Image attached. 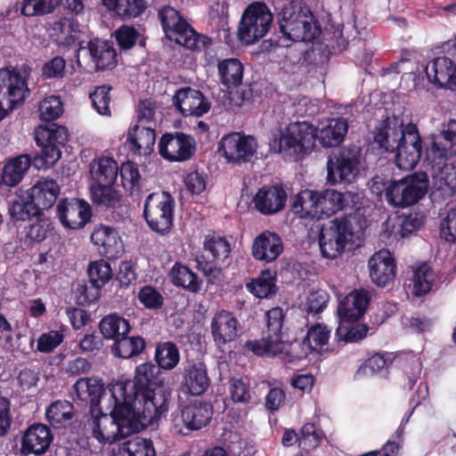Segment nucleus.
<instances>
[{
  "mask_svg": "<svg viewBox=\"0 0 456 456\" xmlns=\"http://www.w3.org/2000/svg\"><path fill=\"white\" fill-rule=\"evenodd\" d=\"M163 382L160 370L151 362L136 367L134 381H118L126 387L124 401L151 424L167 411L168 393Z\"/></svg>",
  "mask_w": 456,
  "mask_h": 456,
  "instance_id": "f257e3e1",
  "label": "nucleus"
},
{
  "mask_svg": "<svg viewBox=\"0 0 456 456\" xmlns=\"http://www.w3.org/2000/svg\"><path fill=\"white\" fill-rule=\"evenodd\" d=\"M374 143L382 151L395 150V164L402 170L416 167L421 156V139L417 126L404 124L402 117L392 116L383 120L374 131Z\"/></svg>",
  "mask_w": 456,
  "mask_h": 456,
  "instance_id": "f03ea898",
  "label": "nucleus"
},
{
  "mask_svg": "<svg viewBox=\"0 0 456 456\" xmlns=\"http://www.w3.org/2000/svg\"><path fill=\"white\" fill-rule=\"evenodd\" d=\"M117 404L115 410L99 409L101 414L94 415L92 410L93 416L87 424L93 436L100 443H113L151 425V422L144 421L142 416L127 404L126 401L119 400Z\"/></svg>",
  "mask_w": 456,
  "mask_h": 456,
  "instance_id": "7ed1b4c3",
  "label": "nucleus"
},
{
  "mask_svg": "<svg viewBox=\"0 0 456 456\" xmlns=\"http://www.w3.org/2000/svg\"><path fill=\"white\" fill-rule=\"evenodd\" d=\"M316 140V128L306 121L292 122L271 130L270 149L288 161H298L308 154Z\"/></svg>",
  "mask_w": 456,
  "mask_h": 456,
  "instance_id": "20e7f679",
  "label": "nucleus"
},
{
  "mask_svg": "<svg viewBox=\"0 0 456 456\" xmlns=\"http://www.w3.org/2000/svg\"><path fill=\"white\" fill-rule=\"evenodd\" d=\"M428 189V177L422 172L388 181L376 176L370 182L371 191L377 195L384 193L387 203L396 208L416 204L426 195Z\"/></svg>",
  "mask_w": 456,
  "mask_h": 456,
  "instance_id": "39448f33",
  "label": "nucleus"
},
{
  "mask_svg": "<svg viewBox=\"0 0 456 456\" xmlns=\"http://www.w3.org/2000/svg\"><path fill=\"white\" fill-rule=\"evenodd\" d=\"M318 240L322 256L330 260L337 259L360 244V235L348 217H337L324 224Z\"/></svg>",
  "mask_w": 456,
  "mask_h": 456,
  "instance_id": "423d86ee",
  "label": "nucleus"
},
{
  "mask_svg": "<svg viewBox=\"0 0 456 456\" xmlns=\"http://www.w3.org/2000/svg\"><path fill=\"white\" fill-rule=\"evenodd\" d=\"M29 76L30 68L28 65L0 69V120L16 106L22 104L29 95L27 83Z\"/></svg>",
  "mask_w": 456,
  "mask_h": 456,
  "instance_id": "0eeeda50",
  "label": "nucleus"
},
{
  "mask_svg": "<svg viewBox=\"0 0 456 456\" xmlns=\"http://www.w3.org/2000/svg\"><path fill=\"white\" fill-rule=\"evenodd\" d=\"M159 18L166 37L178 45L193 51H201L210 45L208 37L196 33L175 8L164 6Z\"/></svg>",
  "mask_w": 456,
  "mask_h": 456,
  "instance_id": "6e6552de",
  "label": "nucleus"
},
{
  "mask_svg": "<svg viewBox=\"0 0 456 456\" xmlns=\"http://www.w3.org/2000/svg\"><path fill=\"white\" fill-rule=\"evenodd\" d=\"M126 384L111 382L105 388L102 380L97 378L79 379L73 386L78 399L90 401L91 404L99 409H117L119 400H125Z\"/></svg>",
  "mask_w": 456,
  "mask_h": 456,
  "instance_id": "1a4fd4ad",
  "label": "nucleus"
},
{
  "mask_svg": "<svg viewBox=\"0 0 456 456\" xmlns=\"http://www.w3.org/2000/svg\"><path fill=\"white\" fill-rule=\"evenodd\" d=\"M281 32L292 41H311L318 34L319 28L307 10L297 8L291 3L283 6L279 18Z\"/></svg>",
  "mask_w": 456,
  "mask_h": 456,
  "instance_id": "9d476101",
  "label": "nucleus"
},
{
  "mask_svg": "<svg viewBox=\"0 0 456 456\" xmlns=\"http://www.w3.org/2000/svg\"><path fill=\"white\" fill-rule=\"evenodd\" d=\"M273 20V13L265 4H250L244 10L240 20L239 39L247 45L256 43L269 32Z\"/></svg>",
  "mask_w": 456,
  "mask_h": 456,
  "instance_id": "9b49d317",
  "label": "nucleus"
},
{
  "mask_svg": "<svg viewBox=\"0 0 456 456\" xmlns=\"http://www.w3.org/2000/svg\"><path fill=\"white\" fill-rule=\"evenodd\" d=\"M175 200L165 191L149 194L143 204V216L149 227L164 234L173 226Z\"/></svg>",
  "mask_w": 456,
  "mask_h": 456,
  "instance_id": "f8f14e48",
  "label": "nucleus"
},
{
  "mask_svg": "<svg viewBox=\"0 0 456 456\" xmlns=\"http://www.w3.org/2000/svg\"><path fill=\"white\" fill-rule=\"evenodd\" d=\"M258 142L252 135L231 133L224 135L218 143V152L227 163L242 165L249 162L256 153Z\"/></svg>",
  "mask_w": 456,
  "mask_h": 456,
  "instance_id": "ddd939ff",
  "label": "nucleus"
},
{
  "mask_svg": "<svg viewBox=\"0 0 456 456\" xmlns=\"http://www.w3.org/2000/svg\"><path fill=\"white\" fill-rule=\"evenodd\" d=\"M358 164L359 152L355 149H343L331 155L327 163L328 183H351L358 172Z\"/></svg>",
  "mask_w": 456,
  "mask_h": 456,
  "instance_id": "4468645a",
  "label": "nucleus"
},
{
  "mask_svg": "<svg viewBox=\"0 0 456 456\" xmlns=\"http://www.w3.org/2000/svg\"><path fill=\"white\" fill-rule=\"evenodd\" d=\"M433 161L431 199L439 202L452 197L456 191V160Z\"/></svg>",
  "mask_w": 456,
  "mask_h": 456,
  "instance_id": "2eb2a0df",
  "label": "nucleus"
},
{
  "mask_svg": "<svg viewBox=\"0 0 456 456\" xmlns=\"http://www.w3.org/2000/svg\"><path fill=\"white\" fill-rule=\"evenodd\" d=\"M196 150L195 140L183 133H167L159 142L160 156L172 162H182L190 159Z\"/></svg>",
  "mask_w": 456,
  "mask_h": 456,
  "instance_id": "dca6fc26",
  "label": "nucleus"
},
{
  "mask_svg": "<svg viewBox=\"0 0 456 456\" xmlns=\"http://www.w3.org/2000/svg\"><path fill=\"white\" fill-rule=\"evenodd\" d=\"M49 34L59 45L69 48L78 45V52L85 50L82 44L88 38L86 28L73 18H61L49 24Z\"/></svg>",
  "mask_w": 456,
  "mask_h": 456,
  "instance_id": "f3484780",
  "label": "nucleus"
},
{
  "mask_svg": "<svg viewBox=\"0 0 456 456\" xmlns=\"http://www.w3.org/2000/svg\"><path fill=\"white\" fill-rule=\"evenodd\" d=\"M429 83L438 88L456 91V61L448 56L434 58L425 67Z\"/></svg>",
  "mask_w": 456,
  "mask_h": 456,
  "instance_id": "a211bd4d",
  "label": "nucleus"
},
{
  "mask_svg": "<svg viewBox=\"0 0 456 456\" xmlns=\"http://www.w3.org/2000/svg\"><path fill=\"white\" fill-rule=\"evenodd\" d=\"M370 280L379 287L392 283L396 274L395 259L387 249L375 252L368 261Z\"/></svg>",
  "mask_w": 456,
  "mask_h": 456,
  "instance_id": "6ab92c4d",
  "label": "nucleus"
},
{
  "mask_svg": "<svg viewBox=\"0 0 456 456\" xmlns=\"http://www.w3.org/2000/svg\"><path fill=\"white\" fill-rule=\"evenodd\" d=\"M57 214L65 227L79 229L90 220L91 208L85 201L77 199L64 200L59 202Z\"/></svg>",
  "mask_w": 456,
  "mask_h": 456,
  "instance_id": "aec40b11",
  "label": "nucleus"
},
{
  "mask_svg": "<svg viewBox=\"0 0 456 456\" xmlns=\"http://www.w3.org/2000/svg\"><path fill=\"white\" fill-rule=\"evenodd\" d=\"M429 154L436 159H447L456 155V120L443 124L431 137Z\"/></svg>",
  "mask_w": 456,
  "mask_h": 456,
  "instance_id": "412c9836",
  "label": "nucleus"
},
{
  "mask_svg": "<svg viewBox=\"0 0 456 456\" xmlns=\"http://www.w3.org/2000/svg\"><path fill=\"white\" fill-rule=\"evenodd\" d=\"M173 103L183 116L200 117L210 109V102L202 93L190 87L176 91Z\"/></svg>",
  "mask_w": 456,
  "mask_h": 456,
  "instance_id": "4be33fe9",
  "label": "nucleus"
},
{
  "mask_svg": "<svg viewBox=\"0 0 456 456\" xmlns=\"http://www.w3.org/2000/svg\"><path fill=\"white\" fill-rule=\"evenodd\" d=\"M210 384L205 363L188 362L182 373L181 390L191 395H200L207 391Z\"/></svg>",
  "mask_w": 456,
  "mask_h": 456,
  "instance_id": "5701e85b",
  "label": "nucleus"
},
{
  "mask_svg": "<svg viewBox=\"0 0 456 456\" xmlns=\"http://www.w3.org/2000/svg\"><path fill=\"white\" fill-rule=\"evenodd\" d=\"M288 194L281 185L261 188L253 199L256 210L264 215L280 212L285 207Z\"/></svg>",
  "mask_w": 456,
  "mask_h": 456,
  "instance_id": "b1692460",
  "label": "nucleus"
},
{
  "mask_svg": "<svg viewBox=\"0 0 456 456\" xmlns=\"http://www.w3.org/2000/svg\"><path fill=\"white\" fill-rule=\"evenodd\" d=\"M238 321L233 314L225 310L216 313L210 329L213 340L217 346L233 341L238 336Z\"/></svg>",
  "mask_w": 456,
  "mask_h": 456,
  "instance_id": "393cba45",
  "label": "nucleus"
},
{
  "mask_svg": "<svg viewBox=\"0 0 456 456\" xmlns=\"http://www.w3.org/2000/svg\"><path fill=\"white\" fill-rule=\"evenodd\" d=\"M52 440L53 436L47 426L34 424L23 435L21 451L24 454H42L48 449Z\"/></svg>",
  "mask_w": 456,
  "mask_h": 456,
  "instance_id": "a878e982",
  "label": "nucleus"
},
{
  "mask_svg": "<svg viewBox=\"0 0 456 456\" xmlns=\"http://www.w3.org/2000/svg\"><path fill=\"white\" fill-rule=\"evenodd\" d=\"M283 244L281 237L269 231L260 233L254 240L252 255L256 260L266 263L275 260L282 252Z\"/></svg>",
  "mask_w": 456,
  "mask_h": 456,
  "instance_id": "bb28decb",
  "label": "nucleus"
},
{
  "mask_svg": "<svg viewBox=\"0 0 456 456\" xmlns=\"http://www.w3.org/2000/svg\"><path fill=\"white\" fill-rule=\"evenodd\" d=\"M91 240L101 254L108 257H118L123 252V241L112 227L100 225L94 229Z\"/></svg>",
  "mask_w": 456,
  "mask_h": 456,
  "instance_id": "cd10ccee",
  "label": "nucleus"
},
{
  "mask_svg": "<svg viewBox=\"0 0 456 456\" xmlns=\"http://www.w3.org/2000/svg\"><path fill=\"white\" fill-rule=\"evenodd\" d=\"M370 301L366 289H354L338 305V317L341 320H359L366 312Z\"/></svg>",
  "mask_w": 456,
  "mask_h": 456,
  "instance_id": "c85d7f7f",
  "label": "nucleus"
},
{
  "mask_svg": "<svg viewBox=\"0 0 456 456\" xmlns=\"http://www.w3.org/2000/svg\"><path fill=\"white\" fill-rule=\"evenodd\" d=\"M127 142L131 151L138 156H149L156 141L155 128L152 126L134 125L127 131Z\"/></svg>",
  "mask_w": 456,
  "mask_h": 456,
  "instance_id": "c756f323",
  "label": "nucleus"
},
{
  "mask_svg": "<svg viewBox=\"0 0 456 456\" xmlns=\"http://www.w3.org/2000/svg\"><path fill=\"white\" fill-rule=\"evenodd\" d=\"M351 198L349 192H341L334 189L317 191L320 219L328 218L345 208Z\"/></svg>",
  "mask_w": 456,
  "mask_h": 456,
  "instance_id": "7c9ffc66",
  "label": "nucleus"
},
{
  "mask_svg": "<svg viewBox=\"0 0 456 456\" xmlns=\"http://www.w3.org/2000/svg\"><path fill=\"white\" fill-rule=\"evenodd\" d=\"M27 191H29V195L39 210L47 209L55 203L60 193V187L55 180L42 177Z\"/></svg>",
  "mask_w": 456,
  "mask_h": 456,
  "instance_id": "2f4dec72",
  "label": "nucleus"
},
{
  "mask_svg": "<svg viewBox=\"0 0 456 456\" xmlns=\"http://www.w3.org/2000/svg\"><path fill=\"white\" fill-rule=\"evenodd\" d=\"M436 281V275L427 264L412 267V277L406 283L407 292L413 297H421L430 292Z\"/></svg>",
  "mask_w": 456,
  "mask_h": 456,
  "instance_id": "473e14b6",
  "label": "nucleus"
},
{
  "mask_svg": "<svg viewBox=\"0 0 456 456\" xmlns=\"http://www.w3.org/2000/svg\"><path fill=\"white\" fill-rule=\"evenodd\" d=\"M212 418V409L208 403L196 402L185 406L180 418L188 430H199L207 426Z\"/></svg>",
  "mask_w": 456,
  "mask_h": 456,
  "instance_id": "72a5a7b5",
  "label": "nucleus"
},
{
  "mask_svg": "<svg viewBox=\"0 0 456 456\" xmlns=\"http://www.w3.org/2000/svg\"><path fill=\"white\" fill-rule=\"evenodd\" d=\"M291 211L301 219L320 220L317 191L306 189L296 194Z\"/></svg>",
  "mask_w": 456,
  "mask_h": 456,
  "instance_id": "f704fd0d",
  "label": "nucleus"
},
{
  "mask_svg": "<svg viewBox=\"0 0 456 456\" xmlns=\"http://www.w3.org/2000/svg\"><path fill=\"white\" fill-rule=\"evenodd\" d=\"M89 173L94 183L113 184L118 174V166L110 157L95 158L89 166Z\"/></svg>",
  "mask_w": 456,
  "mask_h": 456,
  "instance_id": "c9c22d12",
  "label": "nucleus"
},
{
  "mask_svg": "<svg viewBox=\"0 0 456 456\" xmlns=\"http://www.w3.org/2000/svg\"><path fill=\"white\" fill-rule=\"evenodd\" d=\"M38 211L28 191L19 189L14 193L9 207V213L13 219L26 221L37 215Z\"/></svg>",
  "mask_w": 456,
  "mask_h": 456,
  "instance_id": "e433bc0d",
  "label": "nucleus"
},
{
  "mask_svg": "<svg viewBox=\"0 0 456 456\" xmlns=\"http://www.w3.org/2000/svg\"><path fill=\"white\" fill-rule=\"evenodd\" d=\"M347 129L348 125L346 119L342 118H330L319 133L316 132V138L324 147H335L343 142Z\"/></svg>",
  "mask_w": 456,
  "mask_h": 456,
  "instance_id": "4c0bfd02",
  "label": "nucleus"
},
{
  "mask_svg": "<svg viewBox=\"0 0 456 456\" xmlns=\"http://www.w3.org/2000/svg\"><path fill=\"white\" fill-rule=\"evenodd\" d=\"M87 49L96 69H111L116 64V53L104 40L95 38L87 44Z\"/></svg>",
  "mask_w": 456,
  "mask_h": 456,
  "instance_id": "58836bf2",
  "label": "nucleus"
},
{
  "mask_svg": "<svg viewBox=\"0 0 456 456\" xmlns=\"http://www.w3.org/2000/svg\"><path fill=\"white\" fill-rule=\"evenodd\" d=\"M30 166L31 159L26 154L9 159L4 167V183L11 187L17 185L22 181Z\"/></svg>",
  "mask_w": 456,
  "mask_h": 456,
  "instance_id": "ea45409f",
  "label": "nucleus"
},
{
  "mask_svg": "<svg viewBox=\"0 0 456 456\" xmlns=\"http://www.w3.org/2000/svg\"><path fill=\"white\" fill-rule=\"evenodd\" d=\"M220 82L227 88L237 87L242 82L243 65L234 58L221 61L218 65Z\"/></svg>",
  "mask_w": 456,
  "mask_h": 456,
  "instance_id": "a19ab883",
  "label": "nucleus"
},
{
  "mask_svg": "<svg viewBox=\"0 0 456 456\" xmlns=\"http://www.w3.org/2000/svg\"><path fill=\"white\" fill-rule=\"evenodd\" d=\"M330 331L331 330L323 324H316L310 328L302 342L305 354H308L312 352L321 353L327 350Z\"/></svg>",
  "mask_w": 456,
  "mask_h": 456,
  "instance_id": "79ce46f5",
  "label": "nucleus"
},
{
  "mask_svg": "<svg viewBox=\"0 0 456 456\" xmlns=\"http://www.w3.org/2000/svg\"><path fill=\"white\" fill-rule=\"evenodd\" d=\"M156 452L151 439L141 436L133 437L113 452V456H155Z\"/></svg>",
  "mask_w": 456,
  "mask_h": 456,
  "instance_id": "37998d69",
  "label": "nucleus"
},
{
  "mask_svg": "<svg viewBox=\"0 0 456 456\" xmlns=\"http://www.w3.org/2000/svg\"><path fill=\"white\" fill-rule=\"evenodd\" d=\"M46 419L55 428L65 427L74 416V406L68 401H55L46 409Z\"/></svg>",
  "mask_w": 456,
  "mask_h": 456,
  "instance_id": "c03bdc74",
  "label": "nucleus"
},
{
  "mask_svg": "<svg viewBox=\"0 0 456 456\" xmlns=\"http://www.w3.org/2000/svg\"><path fill=\"white\" fill-rule=\"evenodd\" d=\"M203 247L204 250L211 255L213 261L216 264L224 263L231 253L229 240L225 237L216 233L205 236Z\"/></svg>",
  "mask_w": 456,
  "mask_h": 456,
  "instance_id": "a18cd8bd",
  "label": "nucleus"
},
{
  "mask_svg": "<svg viewBox=\"0 0 456 456\" xmlns=\"http://www.w3.org/2000/svg\"><path fill=\"white\" fill-rule=\"evenodd\" d=\"M100 330L106 338L113 339L116 342L128 334L130 324L121 316L110 314L101 321Z\"/></svg>",
  "mask_w": 456,
  "mask_h": 456,
  "instance_id": "49530a36",
  "label": "nucleus"
},
{
  "mask_svg": "<svg viewBox=\"0 0 456 456\" xmlns=\"http://www.w3.org/2000/svg\"><path fill=\"white\" fill-rule=\"evenodd\" d=\"M247 289L258 298H267L276 291L275 276L270 270L246 283Z\"/></svg>",
  "mask_w": 456,
  "mask_h": 456,
  "instance_id": "de8ad7c7",
  "label": "nucleus"
},
{
  "mask_svg": "<svg viewBox=\"0 0 456 456\" xmlns=\"http://www.w3.org/2000/svg\"><path fill=\"white\" fill-rule=\"evenodd\" d=\"M170 278L175 286L182 287L191 292H198L201 287V281L196 273L185 265L175 264L170 271Z\"/></svg>",
  "mask_w": 456,
  "mask_h": 456,
  "instance_id": "09e8293b",
  "label": "nucleus"
},
{
  "mask_svg": "<svg viewBox=\"0 0 456 456\" xmlns=\"http://www.w3.org/2000/svg\"><path fill=\"white\" fill-rule=\"evenodd\" d=\"M112 184L93 183L90 187L91 199L94 204L104 208H115L120 200L119 192Z\"/></svg>",
  "mask_w": 456,
  "mask_h": 456,
  "instance_id": "8fccbe9b",
  "label": "nucleus"
},
{
  "mask_svg": "<svg viewBox=\"0 0 456 456\" xmlns=\"http://www.w3.org/2000/svg\"><path fill=\"white\" fill-rule=\"evenodd\" d=\"M103 5L123 18L140 15L145 9L144 0H102Z\"/></svg>",
  "mask_w": 456,
  "mask_h": 456,
  "instance_id": "3c124183",
  "label": "nucleus"
},
{
  "mask_svg": "<svg viewBox=\"0 0 456 456\" xmlns=\"http://www.w3.org/2000/svg\"><path fill=\"white\" fill-rule=\"evenodd\" d=\"M156 365L159 370H171L176 367L180 361V352L172 342H164L157 346L155 350Z\"/></svg>",
  "mask_w": 456,
  "mask_h": 456,
  "instance_id": "603ef678",
  "label": "nucleus"
},
{
  "mask_svg": "<svg viewBox=\"0 0 456 456\" xmlns=\"http://www.w3.org/2000/svg\"><path fill=\"white\" fill-rule=\"evenodd\" d=\"M357 320H341L336 334L339 339L356 342L366 337L368 327L365 324L356 322Z\"/></svg>",
  "mask_w": 456,
  "mask_h": 456,
  "instance_id": "864d4df0",
  "label": "nucleus"
},
{
  "mask_svg": "<svg viewBox=\"0 0 456 456\" xmlns=\"http://www.w3.org/2000/svg\"><path fill=\"white\" fill-rule=\"evenodd\" d=\"M145 346L144 340L140 337L124 336L115 342L112 351L121 358H130L140 354Z\"/></svg>",
  "mask_w": 456,
  "mask_h": 456,
  "instance_id": "5fc2aeb1",
  "label": "nucleus"
},
{
  "mask_svg": "<svg viewBox=\"0 0 456 456\" xmlns=\"http://www.w3.org/2000/svg\"><path fill=\"white\" fill-rule=\"evenodd\" d=\"M90 281L97 289L104 286L112 277L110 265L105 260H96L88 265Z\"/></svg>",
  "mask_w": 456,
  "mask_h": 456,
  "instance_id": "6e6d98bb",
  "label": "nucleus"
},
{
  "mask_svg": "<svg viewBox=\"0 0 456 456\" xmlns=\"http://www.w3.org/2000/svg\"><path fill=\"white\" fill-rule=\"evenodd\" d=\"M67 327L61 325L59 330H53L42 333L37 341V350L43 354L52 353L64 339Z\"/></svg>",
  "mask_w": 456,
  "mask_h": 456,
  "instance_id": "4d7b16f0",
  "label": "nucleus"
},
{
  "mask_svg": "<svg viewBox=\"0 0 456 456\" xmlns=\"http://www.w3.org/2000/svg\"><path fill=\"white\" fill-rule=\"evenodd\" d=\"M247 346L254 354L257 355H277L284 349L285 344L283 341L274 339L269 335H266L259 341H250L247 343Z\"/></svg>",
  "mask_w": 456,
  "mask_h": 456,
  "instance_id": "13d9d810",
  "label": "nucleus"
},
{
  "mask_svg": "<svg viewBox=\"0 0 456 456\" xmlns=\"http://www.w3.org/2000/svg\"><path fill=\"white\" fill-rule=\"evenodd\" d=\"M61 0H23L21 13L28 17L52 13Z\"/></svg>",
  "mask_w": 456,
  "mask_h": 456,
  "instance_id": "bf43d9fd",
  "label": "nucleus"
},
{
  "mask_svg": "<svg viewBox=\"0 0 456 456\" xmlns=\"http://www.w3.org/2000/svg\"><path fill=\"white\" fill-rule=\"evenodd\" d=\"M39 118L52 121L59 118L63 113V104L60 96L49 95L44 98L38 106Z\"/></svg>",
  "mask_w": 456,
  "mask_h": 456,
  "instance_id": "052dcab7",
  "label": "nucleus"
},
{
  "mask_svg": "<svg viewBox=\"0 0 456 456\" xmlns=\"http://www.w3.org/2000/svg\"><path fill=\"white\" fill-rule=\"evenodd\" d=\"M38 144L42 145V150L35 157L33 165L37 169H48L60 159L61 150L56 145L48 144L42 141Z\"/></svg>",
  "mask_w": 456,
  "mask_h": 456,
  "instance_id": "680f3d73",
  "label": "nucleus"
},
{
  "mask_svg": "<svg viewBox=\"0 0 456 456\" xmlns=\"http://www.w3.org/2000/svg\"><path fill=\"white\" fill-rule=\"evenodd\" d=\"M36 139L37 143L42 141L60 148L61 145H63L68 141V130L65 126L53 125L39 130Z\"/></svg>",
  "mask_w": 456,
  "mask_h": 456,
  "instance_id": "e2e57ef3",
  "label": "nucleus"
},
{
  "mask_svg": "<svg viewBox=\"0 0 456 456\" xmlns=\"http://www.w3.org/2000/svg\"><path fill=\"white\" fill-rule=\"evenodd\" d=\"M322 440V434L316 429L314 424L305 423L301 428V436L299 437V447L309 452L317 448Z\"/></svg>",
  "mask_w": 456,
  "mask_h": 456,
  "instance_id": "0e129e2a",
  "label": "nucleus"
},
{
  "mask_svg": "<svg viewBox=\"0 0 456 456\" xmlns=\"http://www.w3.org/2000/svg\"><path fill=\"white\" fill-rule=\"evenodd\" d=\"M118 171L123 187L126 191H133V190L139 184L141 177L137 166L131 161H127L118 167Z\"/></svg>",
  "mask_w": 456,
  "mask_h": 456,
  "instance_id": "69168bd1",
  "label": "nucleus"
},
{
  "mask_svg": "<svg viewBox=\"0 0 456 456\" xmlns=\"http://www.w3.org/2000/svg\"><path fill=\"white\" fill-rule=\"evenodd\" d=\"M110 86H102L97 87L94 91V93L90 94L93 106L94 107L96 111L101 115H110V110L109 106L110 102Z\"/></svg>",
  "mask_w": 456,
  "mask_h": 456,
  "instance_id": "338daca9",
  "label": "nucleus"
},
{
  "mask_svg": "<svg viewBox=\"0 0 456 456\" xmlns=\"http://www.w3.org/2000/svg\"><path fill=\"white\" fill-rule=\"evenodd\" d=\"M267 330L266 335L274 339L282 341L281 328L283 323V313L280 307H275L266 313Z\"/></svg>",
  "mask_w": 456,
  "mask_h": 456,
  "instance_id": "774afa93",
  "label": "nucleus"
}]
</instances>
